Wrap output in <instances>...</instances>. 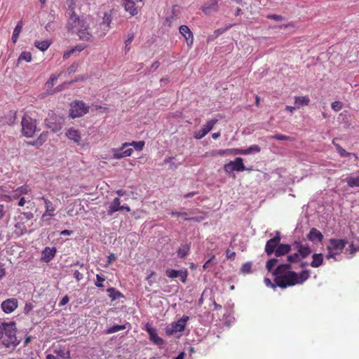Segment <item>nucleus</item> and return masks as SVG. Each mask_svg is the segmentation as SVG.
<instances>
[{"label":"nucleus","instance_id":"f257e3e1","mask_svg":"<svg viewBox=\"0 0 359 359\" xmlns=\"http://www.w3.org/2000/svg\"><path fill=\"white\" fill-rule=\"evenodd\" d=\"M291 269L292 266L290 264H280L274 269L273 276H275V281L279 287L285 289L297 284H302L309 278L310 273L309 270H304L298 275L296 272L290 271Z\"/></svg>","mask_w":359,"mask_h":359},{"label":"nucleus","instance_id":"f03ea898","mask_svg":"<svg viewBox=\"0 0 359 359\" xmlns=\"http://www.w3.org/2000/svg\"><path fill=\"white\" fill-rule=\"evenodd\" d=\"M67 29L72 33H75L79 39L85 41H90L92 35L89 32V25L86 22V19L82 16H78L74 12H72L67 23Z\"/></svg>","mask_w":359,"mask_h":359},{"label":"nucleus","instance_id":"7ed1b4c3","mask_svg":"<svg viewBox=\"0 0 359 359\" xmlns=\"http://www.w3.org/2000/svg\"><path fill=\"white\" fill-rule=\"evenodd\" d=\"M1 327L3 329V333H5L6 337L3 339V344L9 348L11 346H16L19 341L16 337V327L14 321L8 323L2 322L1 323Z\"/></svg>","mask_w":359,"mask_h":359},{"label":"nucleus","instance_id":"20e7f679","mask_svg":"<svg viewBox=\"0 0 359 359\" xmlns=\"http://www.w3.org/2000/svg\"><path fill=\"white\" fill-rule=\"evenodd\" d=\"M89 106L81 100H75L71 104L70 116L72 118L81 117L89 111Z\"/></svg>","mask_w":359,"mask_h":359},{"label":"nucleus","instance_id":"39448f33","mask_svg":"<svg viewBox=\"0 0 359 359\" xmlns=\"http://www.w3.org/2000/svg\"><path fill=\"white\" fill-rule=\"evenodd\" d=\"M21 125L22 132L25 136L31 137L34 135L36 130V120L25 116L22 119Z\"/></svg>","mask_w":359,"mask_h":359},{"label":"nucleus","instance_id":"423d86ee","mask_svg":"<svg viewBox=\"0 0 359 359\" xmlns=\"http://www.w3.org/2000/svg\"><path fill=\"white\" fill-rule=\"evenodd\" d=\"M189 320V317L184 316L177 322H173L165 327V332L168 335H172L176 332H182L184 330L186 323Z\"/></svg>","mask_w":359,"mask_h":359},{"label":"nucleus","instance_id":"0eeeda50","mask_svg":"<svg viewBox=\"0 0 359 359\" xmlns=\"http://www.w3.org/2000/svg\"><path fill=\"white\" fill-rule=\"evenodd\" d=\"M246 167L243 164L242 158L238 157L233 161H230L224 166V170L227 173H231L233 171H243L245 170Z\"/></svg>","mask_w":359,"mask_h":359},{"label":"nucleus","instance_id":"6e6552de","mask_svg":"<svg viewBox=\"0 0 359 359\" xmlns=\"http://www.w3.org/2000/svg\"><path fill=\"white\" fill-rule=\"evenodd\" d=\"M128 146L129 143L125 142L122 144L121 148L112 149L111 152L113 154L114 158L121 159L124 157L130 156L133 150L130 148L125 149Z\"/></svg>","mask_w":359,"mask_h":359},{"label":"nucleus","instance_id":"1a4fd4ad","mask_svg":"<svg viewBox=\"0 0 359 359\" xmlns=\"http://www.w3.org/2000/svg\"><path fill=\"white\" fill-rule=\"evenodd\" d=\"M165 274L170 278L180 277L182 283H186L188 276V271L187 269L175 270L170 269L166 271Z\"/></svg>","mask_w":359,"mask_h":359},{"label":"nucleus","instance_id":"9d476101","mask_svg":"<svg viewBox=\"0 0 359 359\" xmlns=\"http://www.w3.org/2000/svg\"><path fill=\"white\" fill-rule=\"evenodd\" d=\"M18 306V299L15 298H11L4 301L1 303V309L6 313H10L15 311Z\"/></svg>","mask_w":359,"mask_h":359},{"label":"nucleus","instance_id":"9b49d317","mask_svg":"<svg viewBox=\"0 0 359 359\" xmlns=\"http://www.w3.org/2000/svg\"><path fill=\"white\" fill-rule=\"evenodd\" d=\"M217 122V119H212L206 123L205 125L203 126V128L197 132L194 137L197 140H200L203 138L205 135H207L213 128L214 125Z\"/></svg>","mask_w":359,"mask_h":359},{"label":"nucleus","instance_id":"f8f14e48","mask_svg":"<svg viewBox=\"0 0 359 359\" xmlns=\"http://www.w3.org/2000/svg\"><path fill=\"white\" fill-rule=\"evenodd\" d=\"M122 5L126 12H128L132 16L138 13L137 7L133 0H122Z\"/></svg>","mask_w":359,"mask_h":359},{"label":"nucleus","instance_id":"ddd939ff","mask_svg":"<svg viewBox=\"0 0 359 359\" xmlns=\"http://www.w3.org/2000/svg\"><path fill=\"white\" fill-rule=\"evenodd\" d=\"M330 245L327 248L330 251L331 249L341 251L346 246L347 241L344 239L331 238L330 240Z\"/></svg>","mask_w":359,"mask_h":359},{"label":"nucleus","instance_id":"4468645a","mask_svg":"<svg viewBox=\"0 0 359 359\" xmlns=\"http://www.w3.org/2000/svg\"><path fill=\"white\" fill-rule=\"evenodd\" d=\"M293 246L297 250V253L300 255V259L306 258L311 253V250L308 245H303L299 242H294Z\"/></svg>","mask_w":359,"mask_h":359},{"label":"nucleus","instance_id":"2eb2a0df","mask_svg":"<svg viewBox=\"0 0 359 359\" xmlns=\"http://www.w3.org/2000/svg\"><path fill=\"white\" fill-rule=\"evenodd\" d=\"M41 199L44 201L46 212L41 217V220L45 221L46 217H52L54 215L53 212L55 211V208L51 201L45 197H41Z\"/></svg>","mask_w":359,"mask_h":359},{"label":"nucleus","instance_id":"dca6fc26","mask_svg":"<svg viewBox=\"0 0 359 359\" xmlns=\"http://www.w3.org/2000/svg\"><path fill=\"white\" fill-rule=\"evenodd\" d=\"M280 245L278 238H271L266 242L265 245V252L268 256L272 255L278 246Z\"/></svg>","mask_w":359,"mask_h":359},{"label":"nucleus","instance_id":"f3484780","mask_svg":"<svg viewBox=\"0 0 359 359\" xmlns=\"http://www.w3.org/2000/svg\"><path fill=\"white\" fill-rule=\"evenodd\" d=\"M307 238L313 243H320L323 239V235L317 229L312 228L307 235Z\"/></svg>","mask_w":359,"mask_h":359},{"label":"nucleus","instance_id":"a211bd4d","mask_svg":"<svg viewBox=\"0 0 359 359\" xmlns=\"http://www.w3.org/2000/svg\"><path fill=\"white\" fill-rule=\"evenodd\" d=\"M147 331L149 334V339L156 345H162L163 340L157 335L156 329L149 327L148 325H146Z\"/></svg>","mask_w":359,"mask_h":359},{"label":"nucleus","instance_id":"6ab92c4d","mask_svg":"<svg viewBox=\"0 0 359 359\" xmlns=\"http://www.w3.org/2000/svg\"><path fill=\"white\" fill-rule=\"evenodd\" d=\"M180 34L184 36L188 46L193 43L194 37L190 29L187 25H181L179 28Z\"/></svg>","mask_w":359,"mask_h":359},{"label":"nucleus","instance_id":"aec40b11","mask_svg":"<svg viewBox=\"0 0 359 359\" xmlns=\"http://www.w3.org/2000/svg\"><path fill=\"white\" fill-rule=\"evenodd\" d=\"M55 248L46 247L41 252V259L45 262H49L55 255Z\"/></svg>","mask_w":359,"mask_h":359},{"label":"nucleus","instance_id":"412c9836","mask_svg":"<svg viewBox=\"0 0 359 359\" xmlns=\"http://www.w3.org/2000/svg\"><path fill=\"white\" fill-rule=\"evenodd\" d=\"M202 11L205 15H210L217 11V1L210 0L202 7Z\"/></svg>","mask_w":359,"mask_h":359},{"label":"nucleus","instance_id":"4be33fe9","mask_svg":"<svg viewBox=\"0 0 359 359\" xmlns=\"http://www.w3.org/2000/svg\"><path fill=\"white\" fill-rule=\"evenodd\" d=\"M67 137L74 141V142L77 143L78 144H80L81 142V134L80 132L77 130H75L74 128H69L67 133H66Z\"/></svg>","mask_w":359,"mask_h":359},{"label":"nucleus","instance_id":"5701e85b","mask_svg":"<svg viewBox=\"0 0 359 359\" xmlns=\"http://www.w3.org/2000/svg\"><path fill=\"white\" fill-rule=\"evenodd\" d=\"M291 245L289 244L280 243L273 253L276 257H281L289 253L291 250Z\"/></svg>","mask_w":359,"mask_h":359},{"label":"nucleus","instance_id":"b1692460","mask_svg":"<svg viewBox=\"0 0 359 359\" xmlns=\"http://www.w3.org/2000/svg\"><path fill=\"white\" fill-rule=\"evenodd\" d=\"M118 210H122V208H121L120 199L118 198H115L109 206L107 214L108 215L111 216L115 212Z\"/></svg>","mask_w":359,"mask_h":359},{"label":"nucleus","instance_id":"393cba45","mask_svg":"<svg viewBox=\"0 0 359 359\" xmlns=\"http://www.w3.org/2000/svg\"><path fill=\"white\" fill-rule=\"evenodd\" d=\"M172 215H177L180 217H184V219L186 221H192L195 222H201L202 220H203V217H187V213L185 212H172Z\"/></svg>","mask_w":359,"mask_h":359},{"label":"nucleus","instance_id":"a878e982","mask_svg":"<svg viewBox=\"0 0 359 359\" xmlns=\"http://www.w3.org/2000/svg\"><path fill=\"white\" fill-rule=\"evenodd\" d=\"M52 120H53V118L46 119V124L47 127L49 128L50 129H51V130L53 132H57V131L60 130L62 127V123L59 122V123H54L53 121H52Z\"/></svg>","mask_w":359,"mask_h":359},{"label":"nucleus","instance_id":"bb28decb","mask_svg":"<svg viewBox=\"0 0 359 359\" xmlns=\"http://www.w3.org/2000/svg\"><path fill=\"white\" fill-rule=\"evenodd\" d=\"M312 258L313 260L311 263L312 267L318 268L323 264V255L322 253L313 254Z\"/></svg>","mask_w":359,"mask_h":359},{"label":"nucleus","instance_id":"cd10ccee","mask_svg":"<svg viewBox=\"0 0 359 359\" xmlns=\"http://www.w3.org/2000/svg\"><path fill=\"white\" fill-rule=\"evenodd\" d=\"M22 22L19 21L18 22L15 28L14 29L13 36H12V41L14 43H16L18 38L19 36V34L22 30Z\"/></svg>","mask_w":359,"mask_h":359},{"label":"nucleus","instance_id":"c85d7f7f","mask_svg":"<svg viewBox=\"0 0 359 359\" xmlns=\"http://www.w3.org/2000/svg\"><path fill=\"white\" fill-rule=\"evenodd\" d=\"M295 104L297 108L300 106H306L309 104V98L308 97H295Z\"/></svg>","mask_w":359,"mask_h":359},{"label":"nucleus","instance_id":"c756f323","mask_svg":"<svg viewBox=\"0 0 359 359\" xmlns=\"http://www.w3.org/2000/svg\"><path fill=\"white\" fill-rule=\"evenodd\" d=\"M34 44L35 46L40 50L45 51L49 48L50 42L48 40H46L42 41H36Z\"/></svg>","mask_w":359,"mask_h":359},{"label":"nucleus","instance_id":"7c9ffc66","mask_svg":"<svg viewBox=\"0 0 359 359\" xmlns=\"http://www.w3.org/2000/svg\"><path fill=\"white\" fill-rule=\"evenodd\" d=\"M189 246L188 245H182L177 250V255L180 258H184L189 252Z\"/></svg>","mask_w":359,"mask_h":359},{"label":"nucleus","instance_id":"2f4dec72","mask_svg":"<svg viewBox=\"0 0 359 359\" xmlns=\"http://www.w3.org/2000/svg\"><path fill=\"white\" fill-rule=\"evenodd\" d=\"M30 191V189L27 185H23L20 187H18L15 191H14V196L18 197L20 195L25 194L28 193Z\"/></svg>","mask_w":359,"mask_h":359},{"label":"nucleus","instance_id":"473e14b6","mask_svg":"<svg viewBox=\"0 0 359 359\" xmlns=\"http://www.w3.org/2000/svg\"><path fill=\"white\" fill-rule=\"evenodd\" d=\"M107 292L109 293V296L112 301L123 296L120 292L116 290L114 287H110L107 289Z\"/></svg>","mask_w":359,"mask_h":359},{"label":"nucleus","instance_id":"72a5a7b5","mask_svg":"<svg viewBox=\"0 0 359 359\" xmlns=\"http://www.w3.org/2000/svg\"><path fill=\"white\" fill-rule=\"evenodd\" d=\"M278 262L279 259L277 258H273L268 260L266 264V268L268 270V271L271 272L273 273V272L274 271V270L272 271L273 268L275 266L276 264L278 263Z\"/></svg>","mask_w":359,"mask_h":359},{"label":"nucleus","instance_id":"f704fd0d","mask_svg":"<svg viewBox=\"0 0 359 359\" xmlns=\"http://www.w3.org/2000/svg\"><path fill=\"white\" fill-rule=\"evenodd\" d=\"M54 353H56L58 356L63 359H69L70 358L69 351H65V349H55Z\"/></svg>","mask_w":359,"mask_h":359},{"label":"nucleus","instance_id":"c9c22d12","mask_svg":"<svg viewBox=\"0 0 359 359\" xmlns=\"http://www.w3.org/2000/svg\"><path fill=\"white\" fill-rule=\"evenodd\" d=\"M287 264H290V265L291 263H297L300 261V255L297 252L290 255L287 257Z\"/></svg>","mask_w":359,"mask_h":359},{"label":"nucleus","instance_id":"e433bc0d","mask_svg":"<svg viewBox=\"0 0 359 359\" xmlns=\"http://www.w3.org/2000/svg\"><path fill=\"white\" fill-rule=\"evenodd\" d=\"M126 328V325H114L109 328H108L106 331V333L107 334H111V333H114V332H118L120 330H125Z\"/></svg>","mask_w":359,"mask_h":359},{"label":"nucleus","instance_id":"4c0bfd02","mask_svg":"<svg viewBox=\"0 0 359 359\" xmlns=\"http://www.w3.org/2000/svg\"><path fill=\"white\" fill-rule=\"evenodd\" d=\"M32 60V55L29 52H22L18 60V62H20L22 60H25L27 62H30Z\"/></svg>","mask_w":359,"mask_h":359},{"label":"nucleus","instance_id":"58836bf2","mask_svg":"<svg viewBox=\"0 0 359 359\" xmlns=\"http://www.w3.org/2000/svg\"><path fill=\"white\" fill-rule=\"evenodd\" d=\"M347 184L349 187H359V176L347 179Z\"/></svg>","mask_w":359,"mask_h":359},{"label":"nucleus","instance_id":"ea45409f","mask_svg":"<svg viewBox=\"0 0 359 359\" xmlns=\"http://www.w3.org/2000/svg\"><path fill=\"white\" fill-rule=\"evenodd\" d=\"M46 134L41 133L36 140L32 142V144L36 145V146H41L46 141Z\"/></svg>","mask_w":359,"mask_h":359},{"label":"nucleus","instance_id":"a19ab883","mask_svg":"<svg viewBox=\"0 0 359 359\" xmlns=\"http://www.w3.org/2000/svg\"><path fill=\"white\" fill-rule=\"evenodd\" d=\"M129 146H133L137 151H142L144 146V141H139V142H132L129 143Z\"/></svg>","mask_w":359,"mask_h":359},{"label":"nucleus","instance_id":"79ce46f5","mask_svg":"<svg viewBox=\"0 0 359 359\" xmlns=\"http://www.w3.org/2000/svg\"><path fill=\"white\" fill-rule=\"evenodd\" d=\"M270 138L274 139V140H284V141L292 140V139L290 136H286V135H281V134H277L275 135H272L270 137Z\"/></svg>","mask_w":359,"mask_h":359},{"label":"nucleus","instance_id":"37998d69","mask_svg":"<svg viewBox=\"0 0 359 359\" xmlns=\"http://www.w3.org/2000/svg\"><path fill=\"white\" fill-rule=\"evenodd\" d=\"M79 67L78 63L74 62L72 65H70L67 70L66 75L69 76L73 73H75L77 70V68Z\"/></svg>","mask_w":359,"mask_h":359},{"label":"nucleus","instance_id":"c03bdc74","mask_svg":"<svg viewBox=\"0 0 359 359\" xmlns=\"http://www.w3.org/2000/svg\"><path fill=\"white\" fill-rule=\"evenodd\" d=\"M333 143L336 147L337 151L342 157L348 156L350 155V153L346 151V150L341 147L339 144H335L334 141Z\"/></svg>","mask_w":359,"mask_h":359},{"label":"nucleus","instance_id":"a18cd8bd","mask_svg":"<svg viewBox=\"0 0 359 359\" xmlns=\"http://www.w3.org/2000/svg\"><path fill=\"white\" fill-rule=\"evenodd\" d=\"M172 157H168L164 159L163 163L164 164H169V169L170 170H175L177 168V165L175 163L172 162Z\"/></svg>","mask_w":359,"mask_h":359},{"label":"nucleus","instance_id":"49530a36","mask_svg":"<svg viewBox=\"0 0 359 359\" xmlns=\"http://www.w3.org/2000/svg\"><path fill=\"white\" fill-rule=\"evenodd\" d=\"M252 264L250 262H247L243 264L241 271L243 273H249L251 272Z\"/></svg>","mask_w":359,"mask_h":359},{"label":"nucleus","instance_id":"de8ad7c7","mask_svg":"<svg viewBox=\"0 0 359 359\" xmlns=\"http://www.w3.org/2000/svg\"><path fill=\"white\" fill-rule=\"evenodd\" d=\"M88 78V74H83L79 76H76L74 79H72L69 81H68L69 84L71 85L74 83L78 82L79 81H84L86 80Z\"/></svg>","mask_w":359,"mask_h":359},{"label":"nucleus","instance_id":"09e8293b","mask_svg":"<svg viewBox=\"0 0 359 359\" xmlns=\"http://www.w3.org/2000/svg\"><path fill=\"white\" fill-rule=\"evenodd\" d=\"M61 73L56 74H52L49 79V80L46 82V85L48 87H50L53 85V83L58 79L59 76Z\"/></svg>","mask_w":359,"mask_h":359},{"label":"nucleus","instance_id":"8fccbe9b","mask_svg":"<svg viewBox=\"0 0 359 359\" xmlns=\"http://www.w3.org/2000/svg\"><path fill=\"white\" fill-rule=\"evenodd\" d=\"M104 280L105 278L104 277L101 276L99 274H97L95 285L98 287H102L104 286L102 282L104 281Z\"/></svg>","mask_w":359,"mask_h":359},{"label":"nucleus","instance_id":"3c124183","mask_svg":"<svg viewBox=\"0 0 359 359\" xmlns=\"http://www.w3.org/2000/svg\"><path fill=\"white\" fill-rule=\"evenodd\" d=\"M268 19H272L276 21H283L285 20V18L282 15H276V14H269L266 15Z\"/></svg>","mask_w":359,"mask_h":359},{"label":"nucleus","instance_id":"603ef678","mask_svg":"<svg viewBox=\"0 0 359 359\" xmlns=\"http://www.w3.org/2000/svg\"><path fill=\"white\" fill-rule=\"evenodd\" d=\"M332 109L335 111H339L342 108V104L339 101H334L331 104Z\"/></svg>","mask_w":359,"mask_h":359},{"label":"nucleus","instance_id":"864d4df0","mask_svg":"<svg viewBox=\"0 0 359 359\" xmlns=\"http://www.w3.org/2000/svg\"><path fill=\"white\" fill-rule=\"evenodd\" d=\"M111 22V15L107 13H105L104 15V17H103V22H102L103 25H106L107 27H109Z\"/></svg>","mask_w":359,"mask_h":359},{"label":"nucleus","instance_id":"5fc2aeb1","mask_svg":"<svg viewBox=\"0 0 359 359\" xmlns=\"http://www.w3.org/2000/svg\"><path fill=\"white\" fill-rule=\"evenodd\" d=\"M264 283H265L266 285L268 287H271L273 288H275L277 286L278 287V285L276 283V282L275 280H274V283H273L271 282V279H269V278H264Z\"/></svg>","mask_w":359,"mask_h":359},{"label":"nucleus","instance_id":"6e6d98bb","mask_svg":"<svg viewBox=\"0 0 359 359\" xmlns=\"http://www.w3.org/2000/svg\"><path fill=\"white\" fill-rule=\"evenodd\" d=\"M68 86H69L68 81L64 82L63 83H62L56 87L55 92V91L56 92L61 91V90H64L65 88H67Z\"/></svg>","mask_w":359,"mask_h":359},{"label":"nucleus","instance_id":"4d7b16f0","mask_svg":"<svg viewBox=\"0 0 359 359\" xmlns=\"http://www.w3.org/2000/svg\"><path fill=\"white\" fill-rule=\"evenodd\" d=\"M133 39H134V34L133 33L128 34V39L125 41L126 48L131 43Z\"/></svg>","mask_w":359,"mask_h":359},{"label":"nucleus","instance_id":"13d9d810","mask_svg":"<svg viewBox=\"0 0 359 359\" xmlns=\"http://www.w3.org/2000/svg\"><path fill=\"white\" fill-rule=\"evenodd\" d=\"M230 27L231 25L229 26V27ZM229 27H227L226 28H221L215 30L214 32L215 37H218L219 35L222 34Z\"/></svg>","mask_w":359,"mask_h":359},{"label":"nucleus","instance_id":"bf43d9fd","mask_svg":"<svg viewBox=\"0 0 359 359\" xmlns=\"http://www.w3.org/2000/svg\"><path fill=\"white\" fill-rule=\"evenodd\" d=\"M226 255L228 259H234L236 253L235 252L231 251L229 249H227L226 251Z\"/></svg>","mask_w":359,"mask_h":359},{"label":"nucleus","instance_id":"052dcab7","mask_svg":"<svg viewBox=\"0 0 359 359\" xmlns=\"http://www.w3.org/2000/svg\"><path fill=\"white\" fill-rule=\"evenodd\" d=\"M215 255H212L203 266V268L204 269H206L210 267V264L215 259Z\"/></svg>","mask_w":359,"mask_h":359},{"label":"nucleus","instance_id":"680f3d73","mask_svg":"<svg viewBox=\"0 0 359 359\" xmlns=\"http://www.w3.org/2000/svg\"><path fill=\"white\" fill-rule=\"evenodd\" d=\"M32 309H33L32 304L30 303H26L25 308H24L25 313H26V314L29 313V312L31 311Z\"/></svg>","mask_w":359,"mask_h":359},{"label":"nucleus","instance_id":"e2e57ef3","mask_svg":"<svg viewBox=\"0 0 359 359\" xmlns=\"http://www.w3.org/2000/svg\"><path fill=\"white\" fill-rule=\"evenodd\" d=\"M76 52V49H71L63 54V58L65 60L69 58V57Z\"/></svg>","mask_w":359,"mask_h":359},{"label":"nucleus","instance_id":"0e129e2a","mask_svg":"<svg viewBox=\"0 0 359 359\" xmlns=\"http://www.w3.org/2000/svg\"><path fill=\"white\" fill-rule=\"evenodd\" d=\"M74 276L78 281H79L83 278V274L80 273L79 271H75Z\"/></svg>","mask_w":359,"mask_h":359},{"label":"nucleus","instance_id":"69168bd1","mask_svg":"<svg viewBox=\"0 0 359 359\" xmlns=\"http://www.w3.org/2000/svg\"><path fill=\"white\" fill-rule=\"evenodd\" d=\"M249 148L252 152H259L261 150L260 147L257 144L252 145Z\"/></svg>","mask_w":359,"mask_h":359},{"label":"nucleus","instance_id":"338daca9","mask_svg":"<svg viewBox=\"0 0 359 359\" xmlns=\"http://www.w3.org/2000/svg\"><path fill=\"white\" fill-rule=\"evenodd\" d=\"M69 302V297L68 296H65L62 297V299H61L60 302V306H64L65 304H67Z\"/></svg>","mask_w":359,"mask_h":359},{"label":"nucleus","instance_id":"774afa93","mask_svg":"<svg viewBox=\"0 0 359 359\" xmlns=\"http://www.w3.org/2000/svg\"><path fill=\"white\" fill-rule=\"evenodd\" d=\"M23 215L25 217L26 219H31L33 218L34 217V214L31 212H24L23 213Z\"/></svg>","mask_w":359,"mask_h":359}]
</instances>
